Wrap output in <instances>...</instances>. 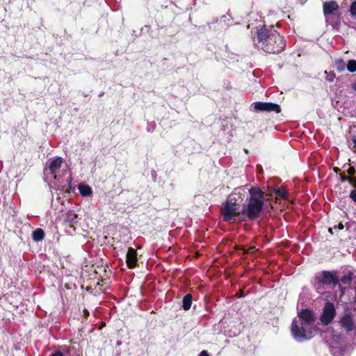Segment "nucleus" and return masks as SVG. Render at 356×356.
<instances>
[{
    "mask_svg": "<svg viewBox=\"0 0 356 356\" xmlns=\"http://www.w3.org/2000/svg\"><path fill=\"white\" fill-rule=\"evenodd\" d=\"M254 45L266 53L280 54L286 48V40L276 30L266 26L257 29Z\"/></svg>",
    "mask_w": 356,
    "mask_h": 356,
    "instance_id": "nucleus-1",
    "label": "nucleus"
},
{
    "mask_svg": "<svg viewBox=\"0 0 356 356\" xmlns=\"http://www.w3.org/2000/svg\"><path fill=\"white\" fill-rule=\"evenodd\" d=\"M248 193L246 203L241 209L242 222L257 220L261 217L264 207V192L259 186H252L248 190Z\"/></svg>",
    "mask_w": 356,
    "mask_h": 356,
    "instance_id": "nucleus-2",
    "label": "nucleus"
},
{
    "mask_svg": "<svg viewBox=\"0 0 356 356\" xmlns=\"http://www.w3.org/2000/svg\"><path fill=\"white\" fill-rule=\"evenodd\" d=\"M319 331L317 325L307 324L294 318L291 323V332L293 338L299 341L310 339Z\"/></svg>",
    "mask_w": 356,
    "mask_h": 356,
    "instance_id": "nucleus-3",
    "label": "nucleus"
},
{
    "mask_svg": "<svg viewBox=\"0 0 356 356\" xmlns=\"http://www.w3.org/2000/svg\"><path fill=\"white\" fill-rule=\"evenodd\" d=\"M312 284L316 290H323L325 286H338L341 288L338 271L336 270H322L314 277Z\"/></svg>",
    "mask_w": 356,
    "mask_h": 356,
    "instance_id": "nucleus-4",
    "label": "nucleus"
},
{
    "mask_svg": "<svg viewBox=\"0 0 356 356\" xmlns=\"http://www.w3.org/2000/svg\"><path fill=\"white\" fill-rule=\"evenodd\" d=\"M220 212L225 222H229L233 219H237L242 222L243 213L241 211H239V205L236 202L231 200H226L222 205Z\"/></svg>",
    "mask_w": 356,
    "mask_h": 356,
    "instance_id": "nucleus-5",
    "label": "nucleus"
},
{
    "mask_svg": "<svg viewBox=\"0 0 356 356\" xmlns=\"http://www.w3.org/2000/svg\"><path fill=\"white\" fill-rule=\"evenodd\" d=\"M336 309L334 305L331 302H327L323 309L320 321L323 325H330L336 316Z\"/></svg>",
    "mask_w": 356,
    "mask_h": 356,
    "instance_id": "nucleus-6",
    "label": "nucleus"
},
{
    "mask_svg": "<svg viewBox=\"0 0 356 356\" xmlns=\"http://www.w3.org/2000/svg\"><path fill=\"white\" fill-rule=\"evenodd\" d=\"M339 324L346 332H350L356 328L353 315L350 312L343 314L339 318Z\"/></svg>",
    "mask_w": 356,
    "mask_h": 356,
    "instance_id": "nucleus-7",
    "label": "nucleus"
},
{
    "mask_svg": "<svg viewBox=\"0 0 356 356\" xmlns=\"http://www.w3.org/2000/svg\"><path fill=\"white\" fill-rule=\"evenodd\" d=\"M254 108L257 112H272L280 113L281 108L279 104L272 102H257L253 104Z\"/></svg>",
    "mask_w": 356,
    "mask_h": 356,
    "instance_id": "nucleus-8",
    "label": "nucleus"
},
{
    "mask_svg": "<svg viewBox=\"0 0 356 356\" xmlns=\"http://www.w3.org/2000/svg\"><path fill=\"white\" fill-rule=\"evenodd\" d=\"M298 317L302 322H305L307 324L316 325L315 321L316 317L314 312L309 309H303L298 312Z\"/></svg>",
    "mask_w": 356,
    "mask_h": 356,
    "instance_id": "nucleus-9",
    "label": "nucleus"
},
{
    "mask_svg": "<svg viewBox=\"0 0 356 356\" xmlns=\"http://www.w3.org/2000/svg\"><path fill=\"white\" fill-rule=\"evenodd\" d=\"M126 263L129 268H134L138 266L137 251L133 248H129L126 255Z\"/></svg>",
    "mask_w": 356,
    "mask_h": 356,
    "instance_id": "nucleus-10",
    "label": "nucleus"
},
{
    "mask_svg": "<svg viewBox=\"0 0 356 356\" xmlns=\"http://www.w3.org/2000/svg\"><path fill=\"white\" fill-rule=\"evenodd\" d=\"M323 14L325 17L332 15L334 11L339 10V5L334 1L324 2L323 5Z\"/></svg>",
    "mask_w": 356,
    "mask_h": 356,
    "instance_id": "nucleus-11",
    "label": "nucleus"
},
{
    "mask_svg": "<svg viewBox=\"0 0 356 356\" xmlns=\"http://www.w3.org/2000/svg\"><path fill=\"white\" fill-rule=\"evenodd\" d=\"M63 163V159L61 157H56L49 162V170L51 175H55L58 172Z\"/></svg>",
    "mask_w": 356,
    "mask_h": 356,
    "instance_id": "nucleus-12",
    "label": "nucleus"
},
{
    "mask_svg": "<svg viewBox=\"0 0 356 356\" xmlns=\"http://www.w3.org/2000/svg\"><path fill=\"white\" fill-rule=\"evenodd\" d=\"M355 278V275L353 270H348L345 275H343L339 279V284H344L350 286Z\"/></svg>",
    "mask_w": 356,
    "mask_h": 356,
    "instance_id": "nucleus-13",
    "label": "nucleus"
},
{
    "mask_svg": "<svg viewBox=\"0 0 356 356\" xmlns=\"http://www.w3.org/2000/svg\"><path fill=\"white\" fill-rule=\"evenodd\" d=\"M78 188H79L80 194L83 197H88L92 193L91 187L87 184H81L79 185Z\"/></svg>",
    "mask_w": 356,
    "mask_h": 356,
    "instance_id": "nucleus-14",
    "label": "nucleus"
},
{
    "mask_svg": "<svg viewBox=\"0 0 356 356\" xmlns=\"http://www.w3.org/2000/svg\"><path fill=\"white\" fill-rule=\"evenodd\" d=\"M44 238V232L41 228H37L32 233V238L33 241L38 242L41 241Z\"/></svg>",
    "mask_w": 356,
    "mask_h": 356,
    "instance_id": "nucleus-15",
    "label": "nucleus"
},
{
    "mask_svg": "<svg viewBox=\"0 0 356 356\" xmlns=\"http://www.w3.org/2000/svg\"><path fill=\"white\" fill-rule=\"evenodd\" d=\"M193 296L191 293H187L184 296L183 298V305L182 307L185 311H188L191 309L192 305Z\"/></svg>",
    "mask_w": 356,
    "mask_h": 356,
    "instance_id": "nucleus-16",
    "label": "nucleus"
},
{
    "mask_svg": "<svg viewBox=\"0 0 356 356\" xmlns=\"http://www.w3.org/2000/svg\"><path fill=\"white\" fill-rule=\"evenodd\" d=\"M346 64L343 59H337L334 60L333 67L338 72H342L345 70Z\"/></svg>",
    "mask_w": 356,
    "mask_h": 356,
    "instance_id": "nucleus-17",
    "label": "nucleus"
},
{
    "mask_svg": "<svg viewBox=\"0 0 356 356\" xmlns=\"http://www.w3.org/2000/svg\"><path fill=\"white\" fill-rule=\"evenodd\" d=\"M274 193L276 195L277 197H281V198H286L288 195L287 191L282 187H280L274 189Z\"/></svg>",
    "mask_w": 356,
    "mask_h": 356,
    "instance_id": "nucleus-18",
    "label": "nucleus"
},
{
    "mask_svg": "<svg viewBox=\"0 0 356 356\" xmlns=\"http://www.w3.org/2000/svg\"><path fill=\"white\" fill-rule=\"evenodd\" d=\"M66 221L70 222V224H75L77 222V215L72 213L69 212L67 214Z\"/></svg>",
    "mask_w": 356,
    "mask_h": 356,
    "instance_id": "nucleus-19",
    "label": "nucleus"
},
{
    "mask_svg": "<svg viewBox=\"0 0 356 356\" xmlns=\"http://www.w3.org/2000/svg\"><path fill=\"white\" fill-rule=\"evenodd\" d=\"M346 67L350 72L353 73L356 72V60L353 59L348 60L346 64Z\"/></svg>",
    "mask_w": 356,
    "mask_h": 356,
    "instance_id": "nucleus-20",
    "label": "nucleus"
},
{
    "mask_svg": "<svg viewBox=\"0 0 356 356\" xmlns=\"http://www.w3.org/2000/svg\"><path fill=\"white\" fill-rule=\"evenodd\" d=\"M325 73L327 74L326 79L330 82H332L336 78V74L334 72H327L325 71Z\"/></svg>",
    "mask_w": 356,
    "mask_h": 356,
    "instance_id": "nucleus-21",
    "label": "nucleus"
},
{
    "mask_svg": "<svg viewBox=\"0 0 356 356\" xmlns=\"http://www.w3.org/2000/svg\"><path fill=\"white\" fill-rule=\"evenodd\" d=\"M350 13L352 16H356V1L352 3L350 8Z\"/></svg>",
    "mask_w": 356,
    "mask_h": 356,
    "instance_id": "nucleus-22",
    "label": "nucleus"
},
{
    "mask_svg": "<svg viewBox=\"0 0 356 356\" xmlns=\"http://www.w3.org/2000/svg\"><path fill=\"white\" fill-rule=\"evenodd\" d=\"M349 178L350 177L346 176L344 172L339 173V179L341 182H349Z\"/></svg>",
    "mask_w": 356,
    "mask_h": 356,
    "instance_id": "nucleus-23",
    "label": "nucleus"
},
{
    "mask_svg": "<svg viewBox=\"0 0 356 356\" xmlns=\"http://www.w3.org/2000/svg\"><path fill=\"white\" fill-rule=\"evenodd\" d=\"M347 173L349 175L348 177H354V175H356V170H355V168L354 167L350 166L347 170Z\"/></svg>",
    "mask_w": 356,
    "mask_h": 356,
    "instance_id": "nucleus-24",
    "label": "nucleus"
},
{
    "mask_svg": "<svg viewBox=\"0 0 356 356\" xmlns=\"http://www.w3.org/2000/svg\"><path fill=\"white\" fill-rule=\"evenodd\" d=\"M348 183L356 189V177H350Z\"/></svg>",
    "mask_w": 356,
    "mask_h": 356,
    "instance_id": "nucleus-25",
    "label": "nucleus"
},
{
    "mask_svg": "<svg viewBox=\"0 0 356 356\" xmlns=\"http://www.w3.org/2000/svg\"><path fill=\"white\" fill-rule=\"evenodd\" d=\"M349 197L353 202H356V189L352 190L350 191Z\"/></svg>",
    "mask_w": 356,
    "mask_h": 356,
    "instance_id": "nucleus-26",
    "label": "nucleus"
},
{
    "mask_svg": "<svg viewBox=\"0 0 356 356\" xmlns=\"http://www.w3.org/2000/svg\"><path fill=\"white\" fill-rule=\"evenodd\" d=\"M333 228L334 229H338L339 230H342L344 229V225L342 222H339L337 225H334L333 227Z\"/></svg>",
    "mask_w": 356,
    "mask_h": 356,
    "instance_id": "nucleus-27",
    "label": "nucleus"
},
{
    "mask_svg": "<svg viewBox=\"0 0 356 356\" xmlns=\"http://www.w3.org/2000/svg\"><path fill=\"white\" fill-rule=\"evenodd\" d=\"M49 356H64V353L60 351H55L52 353Z\"/></svg>",
    "mask_w": 356,
    "mask_h": 356,
    "instance_id": "nucleus-28",
    "label": "nucleus"
},
{
    "mask_svg": "<svg viewBox=\"0 0 356 356\" xmlns=\"http://www.w3.org/2000/svg\"><path fill=\"white\" fill-rule=\"evenodd\" d=\"M199 356H209L208 352L207 350H202Z\"/></svg>",
    "mask_w": 356,
    "mask_h": 356,
    "instance_id": "nucleus-29",
    "label": "nucleus"
},
{
    "mask_svg": "<svg viewBox=\"0 0 356 356\" xmlns=\"http://www.w3.org/2000/svg\"><path fill=\"white\" fill-rule=\"evenodd\" d=\"M70 350H71V347H65L63 348V351L66 354L70 353Z\"/></svg>",
    "mask_w": 356,
    "mask_h": 356,
    "instance_id": "nucleus-30",
    "label": "nucleus"
},
{
    "mask_svg": "<svg viewBox=\"0 0 356 356\" xmlns=\"http://www.w3.org/2000/svg\"><path fill=\"white\" fill-rule=\"evenodd\" d=\"M333 170H334V172H335L336 173H339V172H340V171H341L340 168H338V167H334V168H333Z\"/></svg>",
    "mask_w": 356,
    "mask_h": 356,
    "instance_id": "nucleus-31",
    "label": "nucleus"
},
{
    "mask_svg": "<svg viewBox=\"0 0 356 356\" xmlns=\"http://www.w3.org/2000/svg\"><path fill=\"white\" fill-rule=\"evenodd\" d=\"M353 143H354L355 146L356 147V136H353L352 138Z\"/></svg>",
    "mask_w": 356,
    "mask_h": 356,
    "instance_id": "nucleus-32",
    "label": "nucleus"
},
{
    "mask_svg": "<svg viewBox=\"0 0 356 356\" xmlns=\"http://www.w3.org/2000/svg\"><path fill=\"white\" fill-rule=\"evenodd\" d=\"M83 312H84V316H89V314H89V312H88L87 309H84V310H83Z\"/></svg>",
    "mask_w": 356,
    "mask_h": 356,
    "instance_id": "nucleus-33",
    "label": "nucleus"
},
{
    "mask_svg": "<svg viewBox=\"0 0 356 356\" xmlns=\"http://www.w3.org/2000/svg\"><path fill=\"white\" fill-rule=\"evenodd\" d=\"M333 227H330L329 229H328V232L331 234H333Z\"/></svg>",
    "mask_w": 356,
    "mask_h": 356,
    "instance_id": "nucleus-34",
    "label": "nucleus"
},
{
    "mask_svg": "<svg viewBox=\"0 0 356 356\" xmlns=\"http://www.w3.org/2000/svg\"><path fill=\"white\" fill-rule=\"evenodd\" d=\"M353 89L356 91V82L353 83L352 86Z\"/></svg>",
    "mask_w": 356,
    "mask_h": 356,
    "instance_id": "nucleus-35",
    "label": "nucleus"
},
{
    "mask_svg": "<svg viewBox=\"0 0 356 356\" xmlns=\"http://www.w3.org/2000/svg\"><path fill=\"white\" fill-rule=\"evenodd\" d=\"M349 229V225H346V229L348 230Z\"/></svg>",
    "mask_w": 356,
    "mask_h": 356,
    "instance_id": "nucleus-36",
    "label": "nucleus"
},
{
    "mask_svg": "<svg viewBox=\"0 0 356 356\" xmlns=\"http://www.w3.org/2000/svg\"><path fill=\"white\" fill-rule=\"evenodd\" d=\"M254 248V247H250V250H253Z\"/></svg>",
    "mask_w": 356,
    "mask_h": 356,
    "instance_id": "nucleus-37",
    "label": "nucleus"
},
{
    "mask_svg": "<svg viewBox=\"0 0 356 356\" xmlns=\"http://www.w3.org/2000/svg\"><path fill=\"white\" fill-rule=\"evenodd\" d=\"M254 248V247H250V250H253Z\"/></svg>",
    "mask_w": 356,
    "mask_h": 356,
    "instance_id": "nucleus-38",
    "label": "nucleus"
}]
</instances>
